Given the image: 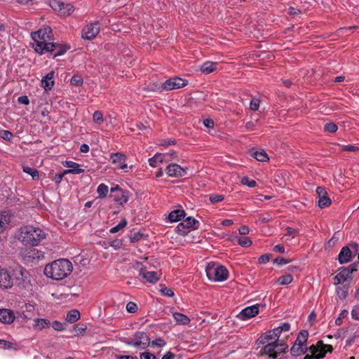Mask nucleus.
I'll return each instance as SVG.
<instances>
[{"instance_id": "obj_50", "label": "nucleus", "mask_w": 359, "mask_h": 359, "mask_svg": "<svg viewBox=\"0 0 359 359\" xmlns=\"http://www.w3.org/2000/svg\"><path fill=\"white\" fill-rule=\"evenodd\" d=\"M83 82V80L82 77L79 75H74L70 80L71 84L76 86H81Z\"/></svg>"}, {"instance_id": "obj_20", "label": "nucleus", "mask_w": 359, "mask_h": 359, "mask_svg": "<svg viewBox=\"0 0 359 359\" xmlns=\"http://www.w3.org/2000/svg\"><path fill=\"white\" fill-rule=\"evenodd\" d=\"M264 347L262 348L260 355H269V358L276 359V354L275 353L276 349V343H266L263 344Z\"/></svg>"}, {"instance_id": "obj_8", "label": "nucleus", "mask_w": 359, "mask_h": 359, "mask_svg": "<svg viewBox=\"0 0 359 359\" xmlns=\"http://www.w3.org/2000/svg\"><path fill=\"white\" fill-rule=\"evenodd\" d=\"M357 264H353L347 268H341L339 270V272L334 278V284L339 285L341 283L347 281L349 278L351 279V274L353 271H357Z\"/></svg>"}, {"instance_id": "obj_11", "label": "nucleus", "mask_w": 359, "mask_h": 359, "mask_svg": "<svg viewBox=\"0 0 359 359\" xmlns=\"http://www.w3.org/2000/svg\"><path fill=\"white\" fill-rule=\"evenodd\" d=\"M135 269H139L140 275L142 276L147 282L156 283L160 279V277L156 271H147L146 267H144L140 262H137Z\"/></svg>"}, {"instance_id": "obj_30", "label": "nucleus", "mask_w": 359, "mask_h": 359, "mask_svg": "<svg viewBox=\"0 0 359 359\" xmlns=\"http://www.w3.org/2000/svg\"><path fill=\"white\" fill-rule=\"evenodd\" d=\"M173 317L178 324L185 325H188L190 323L189 318L188 316H187L186 315L181 313H178V312L174 313Z\"/></svg>"}, {"instance_id": "obj_55", "label": "nucleus", "mask_w": 359, "mask_h": 359, "mask_svg": "<svg viewBox=\"0 0 359 359\" xmlns=\"http://www.w3.org/2000/svg\"><path fill=\"white\" fill-rule=\"evenodd\" d=\"M65 324L66 323H62L60 321L55 320L52 323V327L56 331H62L65 329Z\"/></svg>"}, {"instance_id": "obj_14", "label": "nucleus", "mask_w": 359, "mask_h": 359, "mask_svg": "<svg viewBox=\"0 0 359 359\" xmlns=\"http://www.w3.org/2000/svg\"><path fill=\"white\" fill-rule=\"evenodd\" d=\"M13 283L8 271L0 266V288L4 290L10 289L13 287Z\"/></svg>"}, {"instance_id": "obj_34", "label": "nucleus", "mask_w": 359, "mask_h": 359, "mask_svg": "<svg viewBox=\"0 0 359 359\" xmlns=\"http://www.w3.org/2000/svg\"><path fill=\"white\" fill-rule=\"evenodd\" d=\"M22 170L25 173L30 175L33 180H38L39 178V171L28 165H22Z\"/></svg>"}, {"instance_id": "obj_2", "label": "nucleus", "mask_w": 359, "mask_h": 359, "mask_svg": "<svg viewBox=\"0 0 359 359\" xmlns=\"http://www.w3.org/2000/svg\"><path fill=\"white\" fill-rule=\"evenodd\" d=\"M72 269L73 266L70 261L61 259L47 265L44 269V273L48 278L59 280L69 275Z\"/></svg>"}, {"instance_id": "obj_54", "label": "nucleus", "mask_w": 359, "mask_h": 359, "mask_svg": "<svg viewBox=\"0 0 359 359\" xmlns=\"http://www.w3.org/2000/svg\"><path fill=\"white\" fill-rule=\"evenodd\" d=\"M241 183L244 185H247L249 187H255L257 184L255 180H250L248 177H243L241 180Z\"/></svg>"}, {"instance_id": "obj_18", "label": "nucleus", "mask_w": 359, "mask_h": 359, "mask_svg": "<svg viewBox=\"0 0 359 359\" xmlns=\"http://www.w3.org/2000/svg\"><path fill=\"white\" fill-rule=\"evenodd\" d=\"M259 313L258 304L248 306L243 309L239 313L238 317L241 320H246L248 318L255 316Z\"/></svg>"}, {"instance_id": "obj_9", "label": "nucleus", "mask_w": 359, "mask_h": 359, "mask_svg": "<svg viewBox=\"0 0 359 359\" xmlns=\"http://www.w3.org/2000/svg\"><path fill=\"white\" fill-rule=\"evenodd\" d=\"M349 245L351 248V250L348 246L343 247L338 255V259L341 264L348 262L351 259L352 254H356L358 251V244L353 243H351Z\"/></svg>"}, {"instance_id": "obj_15", "label": "nucleus", "mask_w": 359, "mask_h": 359, "mask_svg": "<svg viewBox=\"0 0 359 359\" xmlns=\"http://www.w3.org/2000/svg\"><path fill=\"white\" fill-rule=\"evenodd\" d=\"M316 194L318 197V206L320 208L328 207L331 204V199L329 198L326 190L323 187H317Z\"/></svg>"}, {"instance_id": "obj_22", "label": "nucleus", "mask_w": 359, "mask_h": 359, "mask_svg": "<svg viewBox=\"0 0 359 359\" xmlns=\"http://www.w3.org/2000/svg\"><path fill=\"white\" fill-rule=\"evenodd\" d=\"M64 165L69 168L65 170V173L81 174L84 172V170L80 168V165L76 162L65 161Z\"/></svg>"}, {"instance_id": "obj_46", "label": "nucleus", "mask_w": 359, "mask_h": 359, "mask_svg": "<svg viewBox=\"0 0 359 359\" xmlns=\"http://www.w3.org/2000/svg\"><path fill=\"white\" fill-rule=\"evenodd\" d=\"M50 6L55 11L60 12L61 6H64V3L59 0H50Z\"/></svg>"}, {"instance_id": "obj_32", "label": "nucleus", "mask_w": 359, "mask_h": 359, "mask_svg": "<svg viewBox=\"0 0 359 359\" xmlns=\"http://www.w3.org/2000/svg\"><path fill=\"white\" fill-rule=\"evenodd\" d=\"M80 318V313L78 310L73 309L68 312L66 317V320L68 323H73L76 322Z\"/></svg>"}, {"instance_id": "obj_21", "label": "nucleus", "mask_w": 359, "mask_h": 359, "mask_svg": "<svg viewBox=\"0 0 359 359\" xmlns=\"http://www.w3.org/2000/svg\"><path fill=\"white\" fill-rule=\"evenodd\" d=\"M15 319V316L11 310L0 309V322L3 323H11Z\"/></svg>"}, {"instance_id": "obj_19", "label": "nucleus", "mask_w": 359, "mask_h": 359, "mask_svg": "<svg viewBox=\"0 0 359 359\" xmlns=\"http://www.w3.org/2000/svg\"><path fill=\"white\" fill-rule=\"evenodd\" d=\"M53 46L54 47H52L51 49L48 48L46 52H55L53 55L54 57L65 54L69 49V46L66 44H60L53 42Z\"/></svg>"}, {"instance_id": "obj_48", "label": "nucleus", "mask_w": 359, "mask_h": 359, "mask_svg": "<svg viewBox=\"0 0 359 359\" xmlns=\"http://www.w3.org/2000/svg\"><path fill=\"white\" fill-rule=\"evenodd\" d=\"M238 243L242 247H249L252 245V241L248 237H239L238 238Z\"/></svg>"}, {"instance_id": "obj_60", "label": "nucleus", "mask_w": 359, "mask_h": 359, "mask_svg": "<svg viewBox=\"0 0 359 359\" xmlns=\"http://www.w3.org/2000/svg\"><path fill=\"white\" fill-rule=\"evenodd\" d=\"M358 147L354 145H343L341 151L354 152L358 151Z\"/></svg>"}, {"instance_id": "obj_33", "label": "nucleus", "mask_w": 359, "mask_h": 359, "mask_svg": "<svg viewBox=\"0 0 359 359\" xmlns=\"http://www.w3.org/2000/svg\"><path fill=\"white\" fill-rule=\"evenodd\" d=\"M309 337V332L306 330H302L299 334L295 340V344L297 345H306V343Z\"/></svg>"}, {"instance_id": "obj_43", "label": "nucleus", "mask_w": 359, "mask_h": 359, "mask_svg": "<svg viewBox=\"0 0 359 359\" xmlns=\"http://www.w3.org/2000/svg\"><path fill=\"white\" fill-rule=\"evenodd\" d=\"M176 232L181 235V236H185L189 232H190V230L188 229L184 224L182 222H180L175 229Z\"/></svg>"}, {"instance_id": "obj_59", "label": "nucleus", "mask_w": 359, "mask_h": 359, "mask_svg": "<svg viewBox=\"0 0 359 359\" xmlns=\"http://www.w3.org/2000/svg\"><path fill=\"white\" fill-rule=\"evenodd\" d=\"M347 314H348V311L346 310L342 311L340 313L339 317L336 319L335 324L337 325H340L341 324V323H342V319L344 318H345L347 316Z\"/></svg>"}, {"instance_id": "obj_47", "label": "nucleus", "mask_w": 359, "mask_h": 359, "mask_svg": "<svg viewBox=\"0 0 359 359\" xmlns=\"http://www.w3.org/2000/svg\"><path fill=\"white\" fill-rule=\"evenodd\" d=\"M287 347V345L285 343H278V341L276 342L275 353L276 354V357L278 355L284 352Z\"/></svg>"}, {"instance_id": "obj_24", "label": "nucleus", "mask_w": 359, "mask_h": 359, "mask_svg": "<svg viewBox=\"0 0 359 359\" xmlns=\"http://www.w3.org/2000/svg\"><path fill=\"white\" fill-rule=\"evenodd\" d=\"M278 341L277 338L273 336L271 331L269 330L264 334H262L260 337L257 339V343L259 344H265L266 343H276Z\"/></svg>"}, {"instance_id": "obj_63", "label": "nucleus", "mask_w": 359, "mask_h": 359, "mask_svg": "<svg viewBox=\"0 0 359 359\" xmlns=\"http://www.w3.org/2000/svg\"><path fill=\"white\" fill-rule=\"evenodd\" d=\"M67 173H65V170L61 172V173H59V174H56L54 177H53V181L56 183V184H60L62 180V177L67 175Z\"/></svg>"}, {"instance_id": "obj_41", "label": "nucleus", "mask_w": 359, "mask_h": 359, "mask_svg": "<svg viewBox=\"0 0 359 359\" xmlns=\"http://www.w3.org/2000/svg\"><path fill=\"white\" fill-rule=\"evenodd\" d=\"M285 231H286V233L285 234V237H286V239L285 241H287L290 240V237H291L292 238H294L298 233V229H293V228H291V227H287L285 229Z\"/></svg>"}, {"instance_id": "obj_27", "label": "nucleus", "mask_w": 359, "mask_h": 359, "mask_svg": "<svg viewBox=\"0 0 359 359\" xmlns=\"http://www.w3.org/2000/svg\"><path fill=\"white\" fill-rule=\"evenodd\" d=\"M308 351V347L306 345H297V344H294V345L290 348V353L294 356H299L306 353Z\"/></svg>"}, {"instance_id": "obj_31", "label": "nucleus", "mask_w": 359, "mask_h": 359, "mask_svg": "<svg viewBox=\"0 0 359 359\" xmlns=\"http://www.w3.org/2000/svg\"><path fill=\"white\" fill-rule=\"evenodd\" d=\"M166 161H167V159H165V154H156L152 158H150L149 159V163L151 167H156V163L158 162L162 163V162Z\"/></svg>"}, {"instance_id": "obj_39", "label": "nucleus", "mask_w": 359, "mask_h": 359, "mask_svg": "<svg viewBox=\"0 0 359 359\" xmlns=\"http://www.w3.org/2000/svg\"><path fill=\"white\" fill-rule=\"evenodd\" d=\"M292 280V276L290 274H287L279 277L277 282L280 285H286L290 284Z\"/></svg>"}, {"instance_id": "obj_6", "label": "nucleus", "mask_w": 359, "mask_h": 359, "mask_svg": "<svg viewBox=\"0 0 359 359\" xmlns=\"http://www.w3.org/2000/svg\"><path fill=\"white\" fill-rule=\"evenodd\" d=\"M126 344L135 346L140 349H145L150 344V339L148 335L144 332H136L133 340L124 341Z\"/></svg>"}, {"instance_id": "obj_7", "label": "nucleus", "mask_w": 359, "mask_h": 359, "mask_svg": "<svg viewBox=\"0 0 359 359\" xmlns=\"http://www.w3.org/2000/svg\"><path fill=\"white\" fill-rule=\"evenodd\" d=\"M110 191V197L113 198L114 202L118 205H123L128 201V191L121 189L118 185H116L114 187H111Z\"/></svg>"}, {"instance_id": "obj_52", "label": "nucleus", "mask_w": 359, "mask_h": 359, "mask_svg": "<svg viewBox=\"0 0 359 359\" xmlns=\"http://www.w3.org/2000/svg\"><path fill=\"white\" fill-rule=\"evenodd\" d=\"M161 292L163 295L166 297H172L174 295V292L171 288L167 287L161 285Z\"/></svg>"}, {"instance_id": "obj_25", "label": "nucleus", "mask_w": 359, "mask_h": 359, "mask_svg": "<svg viewBox=\"0 0 359 359\" xmlns=\"http://www.w3.org/2000/svg\"><path fill=\"white\" fill-rule=\"evenodd\" d=\"M33 321V327L37 330H42L50 326V322L48 319L36 318Z\"/></svg>"}, {"instance_id": "obj_36", "label": "nucleus", "mask_w": 359, "mask_h": 359, "mask_svg": "<svg viewBox=\"0 0 359 359\" xmlns=\"http://www.w3.org/2000/svg\"><path fill=\"white\" fill-rule=\"evenodd\" d=\"M74 11V6L70 4H65L64 6H61L60 14L65 16L70 15Z\"/></svg>"}, {"instance_id": "obj_10", "label": "nucleus", "mask_w": 359, "mask_h": 359, "mask_svg": "<svg viewBox=\"0 0 359 359\" xmlns=\"http://www.w3.org/2000/svg\"><path fill=\"white\" fill-rule=\"evenodd\" d=\"M311 355H321L322 358L325 356L326 353H332L333 348L331 345L324 344L322 341H318L316 344H313L308 348Z\"/></svg>"}, {"instance_id": "obj_62", "label": "nucleus", "mask_w": 359, "mask_h": 359, "mask_svg": "<svg viewBox=\"0 0 359 359\" xmlns=\"http://www.w3.org/2000/svg\"><path fill=\"white\" fill-rule=\"evenodd\" d=\"M140 359H157V358L149 352H144L140 354Z\"/></svg>"}, {"instance_id": "obj_40", "label": "nucleus", "mask_w": 359, "mask_h": 359, "mask_svg": "<svg viewBox=\"0 0 359 359\" xmlns=\"http://www.w3.org/2000/svg\"><path fill=\"white\" fill-rule=\"evenodd\" d=\"M127 224V220L126 219H123L118 225L112 227L109 230V232L111 233H117L120 230L124 229L126 226Z\"/></svg>"}, {"instance_id": "obj_3", "label": "nucleus", "mask_w": 359, "mask_h": 359, "mask_svg": "<svg viewBox=\"0 0 359 359\" xmlns=\"http://www.w3.org/2000/svg\"><path fill=\"white\" fill-rule=\"evenodd\" d=\"M46 238V233L39 227L27 225L20 229L18 239L24 245L36 246Z\"/></svg>"}, {"instance_id": "obj_37", "label": "nucleus", "mask_w": 359, "mask_h": 359, "mask_svg": "<svg viewBox=\"0 0 359 359\" xmlns=\"http://www.w3.org/2000/svg\"><path fill=\"white\" fill-rule=\"evenodd\" d=\"M109 191L108 187L104 184H100L97 189V192L98 194V198H102L106 197L107 193Z\"/></svg>"}, {"instance_id": "obj_12", "label": "nucleus", "mask_w": 359, "mask_h": 359, "mask_svg": "<svg viewBox=\"0 0 359 359\" xmlns=\"http://www.w3.org/2000/svg\"><path fill=\"white\" fill-rule=\"evenodd\" d=\"M187 83L188 82L187 80L182 79L179 77H175L166 80L163 83V88L164 90H171L184 87L185 86L187 85Z\"/></svg>"}, {"instance_id": "obj_4", "label": "nucleus", "mask_w": 359, "mask_h": 359, "mask_svg": "<svg viewBox=\"0 0 359 359\" xmlns=\"http://www.w3.org/2000/svg\"><path fill=\"white\" fill-rule=\"evenodd\" d=\"M205 272L209 280L217 282L226 280L229 277V271L226 268L214 262L208 264L205 267Z\"/></svg>"}, {"instance_id": "obj_5", "label": "nucleus", "mask_w": 359, "mask_h": 359, "mask_svg": "<svg viewBox=\"0 0 359 359\" xmlns=\"http://www.w3.org/2000/svg\"><path fill=\"white\" fill-rule=\"evenodd\" d=\"M13 280L16 281L18 285L22 288H27L30 285L29 273L22 266H17L13 271Z\"/></svg>"}, {"instance_id": "obj_23", "label": "nucleus", "mask_w": 359, "mask_h": 359, "mask_svg": "<svg viewBox=\"0 0 359 359\" xmlns=\"http://www.w3.org/2000/svg\"><path fill=\"white\" fill-rule=\"evenodd\" d=\"M54 72H50L48 73L43 79H41V85L46 91L50 90L54 86Z\"/></svg>"}, {"instance_id": "obj_61", "label": "nucleus", "mask_w": 359, "mask_h": 359, "mask_svg": "<svg viewBox=\"0 0 359 359\" xmlns=\"http://www.w3.org/2000/svg\"><path fill=\"white\" fill-rule=\"evenodd\" d=\"M290 261L289 259H286L283 257H277L274 259L273 263H276L278 265H283L289 264Z\"/></svg>"}, {"instance_id": "obj_64", "label": "nucleus", "mask_w": 359, "mask_h": 359, "mask_svg": "<svg viewBox=\"0 0 359 359\" xmlns=\"http://www.w3.org/2000/svg\"><path fill=\"white\" fill-rule=\"evenodd\" d=\"M351 316L353 319L359 320V308L354 307L351 311Z\"/></svg>"}, {"instance_id": "obj_28", "label": "nucleus", "mask_w": 359, "mask_h": 359, "mask_svg": "<svg viewBox=\"0 0 359 359\" xmlns=\"http://www.w3.org/2000/svg\"><path fill=\"white\" fill-rule=\"evenodd\" d=\"M217 66V62L207 61L201 65V70L203 73L208 74L213 72L216 69Z\"/></svg>"}, {"instance_id": "obj_56", "label": "nucleus", "mask_w": 359, "mask_h": 359, "mask_svg": "<svg viewBox=\"0 0 359 359\" xmlns=\"http://www.w3.org/2000/svg\"><path fill=\"white\" fill-rule=\"evenodd\" d=\"M137 305L133 302H130L126 305V310L129 313H134L137 311Z\"/></svg>"}, {"instance_id": "obj_13", "label": "nucleus", "mask_w": 359, "mask_h": 359, "mask_svg": "<svg viewBox=\"0 0 359 359\" xmlns=\"http://www.w3.org/2000/svg\"><path fill=\"white\" fill-rule=\"evenodd\" d=\"M100 29L98 22L88 25L82 30V38L88 40L93 39L98 34Z\"/></svg>"}, {"instance_id": "obj_29", "label": "nucleus", "mask_w": 359, "mask_h": 359, "mask_svg": "<svg viewBox=\"0 0 359 359\" xmlns=\"http://www.w3.org/2000/svg\"><path fill=\"white\" fill-rule=\"evenodd\" d=\"M182 222L190 231L198 229V224H199V222L192 217H187Z\"/></svg>"}, {"instance_id": "obj_45", "label": "nucleus", "mask_w": 359, "mask_h": 359, "mask_svg": "<svg viewBox=\"0 0 359 359\" xmlns=\"http://www.w3.org/2000/svg\"><path fill=\"white\" fill-rule=\"evenodd\" d=\"M0 137L6 141H11L13 138V135L9 130L0 129Z\"/></svg>"}, {"instance_id": "obj_42", "label": "nucleus", "mask_w": 359, "mask_h": 359, "mask_svg": "<svg viewBox=\"0 0 359 359\" xmlns=\"http://www.w3.org/2000/svg\"><path fill=\"white\" fill-rule=\"evenodd\" d=\"M348 290V287L346 285L337 288V292L341 299H345L347 297Z\"/></svg>"}, {"instance_id": "obj_57", "label": "nucleus", "mask_w": 359, "mask_h": 359, "mask_svg": "<svg viewBox=\"0 0 359 359\" xmlns=\"http://www.w3.org/2000/svg\"><path fill=\"white\" fill-rule=\"evenodd\" d=\"M165 341L164 339H161V338H158L154 341H151V346L154 347V346H158V347H163L165 345Z\"/></svg>"}, {"instance_id": "obj_53", "label": "nucleus", "mask_w": 359, "mask_h": 359, "mask_svg": "<svg viewBox=\"0 0 359 359\" xmlns=\"http://www.w3.org/2000/svg\"><path fill=\"white\" fill-rule=\"evenodd\" d=\"M209 198L212 203H216L222 201L224 200V197L223 195L215 194H211Z\"/></svg>"}, {"instance_id": "obj_17", "label": "nucleus", "mask_w": 359, "mask_h": 359, "mask_svg": "<svg viewBox=\"0 0 359 359\" xmlns=\"http://www.w3.org/2000/svg\"><path fill=\"white\" fill-rule=\"evenodd\" d=\"M165 172L169 176L175 177H182L186 174L185 170L175 163L168 165Z\"/></svg>"}, {"instance_id": "obj_38", "label": "nucleus", "mask_w": 359, "mask_h": 359, "mask_svg": "<svg viewBox=\"0 0 359 359\" xmlns=\"http://www.w3.org/2000/svg\"><path fill=\"white\" fill-rule=\"evenodd\" d=\"M10 218L6 214H0V233L3 232L6 226L8 224Z\"/></svg>"}, {"instance_id": "obj_51", "label": "nucleus", "mask_w": 359, "mask_h": 359, "mask_svg": "<svg viewBox=\"0 0 359 359\" xmlns=\"http://www.w3.org/2000/svg\"><path fill=\"white\" fill-rule=\"evenodd\" d=\"M163 83L159 84L156 83H151L148 86V89L151 91L162 92L163 90Z\"/></svg>"}, {"instance_id": "obj_44", "label": "nucleus", "mask_w": 359, "mask_h": 359, "mask_svg": "<svg viewBox=\"0 0 359 359\" xmlns=\"http://www.w3.org/2000/svg\"><path fill=\"white\" fill-rule=\"evenodd\" d=\"M324 130L327 133H334L337 131L338 126L334 123L330 122L325 124Z\"/></svg>"}, {"instance_id": "obj_58", "label": "nucleus", "mask_w": 359, "mask_h": 359, "mask_svg": "<svg viewBox=\"0 0 359 359\" xmlns=\"http://www.w3.org/2000/svg\"><path fill=\"white\" fill-rule=\"evenodd\" d=\"M259 107V100L256 98H253L250 104V108L251 110L257 111Z\"/></svg>"}, {"instance_id": "obj_35", "label": "nucleus", "mask_w": 359, "mask_h": 359, "mask_svg": "<svg viewBox=\"0 0 359 359\" xmlns=\"http://www.w3.org/2000/svg\"><path fill=\"white\" fill-rule=\"evenodd\" d=\"M252 156L259 161L264 162L269 160L268 155L264 150L253 151Z\"/></svg>"}, {"instance_id": "obj_26", "label": "nucleus", "mask_w": 359, "mask_h": 359, "mask_svg": "<svg viewBox=\"0 0 359 359\" xmlns=\"http://www.w3.org/2000/svg\"><path fill=\"white\" fill-rule=\"evenodd\" d=\"M185 212L183 210H175L168 215V219L171 222H175L182 220L185 217Z\"/></svg>"}, {"instance_id": "obj_49", "label": "nucleus", "mask_w": 359, "mask_h": 359, "mask_svg": "<svg viewBox=\"0 0 359 359\" xmlns=\"http://www.w3.org/2000/svg\"><path fill=\"white\" fill-rule=\"evenodd\" d=\"M93 119L97 124H101L103 123V114L100 111H95L93 115Z\"/></svg>"}, {"instance_id": "obj_16", "label": "nucleus", "mask_w": 359, "mask_h": 359, "mask_svg": "<svg viewBox=\"0 0 359 359\" xmlns=\"http://www.w3.org/2000/svg\"><path fill=\"white\" fill-rule=\"evenodd\" d=\"M110 158L112 161V163L116 165L117 168L120 169H126L127 168L128 165L126 163V156L117 152V153H112L110 155Z\"/></svg>"}, {"instance_id": "obj_1", "label": "nucleus", "mask_w": 359, "mask_h": 359, "mask_svg": "<svg viewBox=\"0 0 359 359\" xmlns=\"http://www.w3.org/2000/svg\"><path fill=\"white\" fill-rule=\"evenodd\" d=\"M32 38L34 43L33 47L36 53L40 55L43 54L48 50L52 48L53 46V34L50 27H46L40 29L36 32L32 33Z\"/></svg>"}]
</instances>
